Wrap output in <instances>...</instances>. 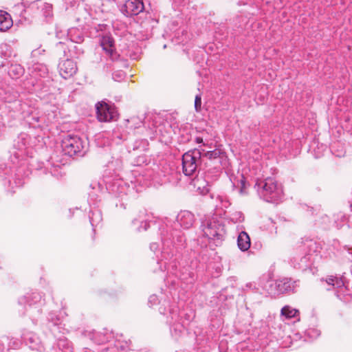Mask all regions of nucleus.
Segmentation results:
<instances>
[{
    "instance_id": "obj_16",
    "label": "nucleus",
    "mask_w": 352,
    "mask_h": 352,
    "mask_svg": "<svg viewBox=\"0 0 352 352\" xmlns=\"http://www.w3.org/2000/svg\"><path fill=\"white\" fill-rule=\"evenodd\" d=\"M110 192L118 197H122L126 195L129 191V186L122 179H114L111 183H109L107 187Z\"/></svg>"
},
{
    "instance_id": "obj_51",
    "label": "nucleus",
    "mask_w": 352,
    "mask_h": 352,
    "mask_svg": "<svg viewBox=\"0 0 352 352\" xmlns=\"http://www.w3.org/2000/svg\"><path fill=\"white\" fill-rule=\"evenodd\" d=\"M98 186V188H101V185L98 183V184H91V187L93 188V189H95L96 188V186Z\"/></svg>"
},
{
    "instance_id": "obj_3",
    "label": "nucleus",
    "mask_w": 352,
    "mask_h": 352,
    "mask_svg": "<svg viewBox=\"0 0 352 352\" xmlns=\"http://www.w3.org/2000/svg\"><path fill=\"white\" fill-rule=\"evenodd\" d=\"M181 251L177 253V255L174 256V258H177L176 260V266L173 267L172 265L170 264V260H166L167 264L166 267L164 266V261H162V256H160V258H159L157 261V265L159 266L158 270L155 269L154 272L157 273L158 272H164L165 271H168V272L170 273H176V276L185 284L186 285H192L196 279L197 276L195 274V270L198 267V261L195 260H192L190 262V264L188 265L186 263V265H183L179 270L178 272H176L177 268V263L180 265L178 261L179 254ZM162 254V252L160 253Z\"/></svg>"
},
{
    "instance_id": "obj_34",
    "label": "nucleus",
    "mask_w": 352,
    "mask_h": 352,
    "mask_svg": "<svg viewBox=\"0 0 352 352\" xmlns=\"http://www.w3.org/2000/svg\"><path fill=\"white\" fill-rule=\"evenodd\" d=\"M37 169L38 170L42 172L44 174H47L48 173H50L52 176L55 177L57 179L59 177L62 176L60 169L56 167L49 168L48 167L46 166L43 167L42 166H39V167Z\"/></svg>"
},
{
    "instance_id": "obj_33",
    "label": "nucleus",
    "mask_w": 352,
    "mask_h": 352,
    "mask_svg": "<svg viewBox=\"0 0 352 352\" xmlns=\"http://www.w3.org/2000/svg\"><path fill=\"white\" fill-rule=\"evenodd\" d=\"M24 73L23 67L19 64H11L8 68V74L12 78H19Z\"/></svg>"
},
{
    "instance_id": "obj_53",
    "label": "nucleus",
    "mask_w": 352,
    "mask_h": 352,
    "mask_svg": "<svg viewBox=\"0 0 352 352\" xmlns=\"http://www.w3.org/2000/svg\"><path fill=\"white\" fill-rule=\"evenodd\" d=\"M196 141H197V143H200V142H202V139L200 138H196Z\"/></svg>"
},
{
    "instance_id": "obj_52",
    "label": "nucleus",
    "mask_w": 352,
    "mask_h": 352,
    "mask_svg": "<svg viewBox=\"0 0 352 352\" xmlns=\"http://www.w3.org/2000/svg\"><path fill=\"white\" fill-rule=\"evenodd\" d=\"M129 56L131 59H137L138 58V56L135 54H130Z\"/></svg>"
},
{
    "instance_id": "obj_46",
    "label": "nucleus",
    "mask_w": 352,
    "mask_h": 352,
    "mask_svg": "<svg viewBox=\"0 0 352 352\" xmlns=\"http://www.w3.org/2000/svg\"><path fill=\"white\" fill-rule=\"evenodd\" d=\"M150 221H148L147 219L146 220H142L141 221V224L140 226V227L138 228V230L139 231H141V230H147L148 228H150Z\"/></svg>"
},
{
    "instance_id": "obj_39",
    "label": "nucleus",
    "mask_w": 352,
    "mask_h": 352,
    "mask_svg": "<svg viewBox=\"0 0 352 352\" xmlns=\"http://www.w3.org/2000/svg\"><path fill=\"white\" fill-rule=\"evenodd\" d=\"M124 139V135L118 131L114 130L112 133V140L117 144H120Z\"/></svg>"
},
{
    "instance_id": "obj_59",
    "label": "nucleus",
    "mask_w": 352,
    "mask_h": 352,
    "mask_svg": "<svg viewBox=\"0 0 352 352\" xmlns=\"http://www.w3.org/2000/svg\"><path fill=\"white\" fill-rule=\"evenodd\" d=\"M164 49L166 48V45H164L163 47Z\"/></svg>"
},
{
    "instance_id": "obj_10",
    "label": "nucleus",
    "mask_w": 352,
    "mask_h": 352,
    "mask_svg": "<svg viewBox=\"0 0 352 352\" xmlns=\"http://www.w3.org/2000/svg\"><path fill=\"white\" fill-rule=\"evenodd\" d=\"M100 43L102 50L108 57L107 60H111L112 64L118 65L123 61V58L116 51L115 41L111 34H104L100 36Z\"/></svg>"
},
{
    "instance_id": "obj_24",
    "label": "nucleus",
    "mask_w": 352,
    "mask_h": 352,
    "mask_svg": "<svg viewBox=\"0 0 352 352\" xmlns=\"http://www.w3.org/2000/svg\"><path fill=\"white\" fill-rule=\"evenodd\" d=\"M256 282L260 291H265L270 294L274 293V280L270 278L268 275H263Z\"/></svg>"
},
{
    "instance_id": "obj_18",
    "label": "nucleus",
    "mask_w": 352,
    "mask_h": 352,
    "mask_svg": "<svg viewBox=\"0 0 352 352\" xmlns=\"http://www.w3.org/2000/svg\"><path fill=\"white\" fill-rule=\"evenodd\" d=\"M298 248L302 254L311 255L312 253L318 252L320 249V244L314 239L306 238L302 239L300 245H298Z\"/></svg>"
},
{
    "instance_id": "obj_6",
    "label": "nucleus",
    "mask_w": 352,
    "mask_h": 352,
    "mask_svg": "<svg viewBox=\"0 0 352 352\" xmlns=\"http://www.w3.org/2000/svg\"><path fill=\"white\" fill-rule=\"evenodd\" d=\"M63 152L69 157H83L88 150V142L78 135H68L62 141Z\"/></svg>"
},
{
    "instance_id": "obj_17",
    "label": "nucleus",
    "mask_w": 352,
    "mask_h": 352,
    "mask_svg": "<svg viewBox=\"0 0 352 352\" xmlns=\"http://www.w3.org/2000/svg\"><path fill=\"white\" fill-rule=\"evenodd\" d=\"M60 75L65 79L73 76L77 72L76 63L72 59L67 58L58 65Z\"/></svg>"
},
{
    "instance_id": "obj_29",
    "label": "nucleus",
    "mask_w": 352,
    "mask_h": 352,
    "mask_svg": "<svg viewBox=\"0 0 352 352\" xmlns=\"http://www.w3.org/2000/svg\"><path fill=\"white\" fill-rule=\"evenodd\" d=\"M325 282L329 286L327 290H331L333 288H342L344 286V283L342 278L337 276H329L325 279Z\"/></svg>"
},
{
    "instance_id": "obj_8",
    "label": "nucleus",
    "mask_w": 352,
    "mask_h": 352,
    "mask_svg": "<svg viewBox=\"0 0 352 352\" xmlns=\"http://www.w3.org/2000/svg\"><path fill=\"white\" fill-rule=\"evenodd\" d=\"M182 171L186 176L194 177L203 162L202 152L199 149L186 152L182 158Z\"/></svg>"
},
{
    "instance_id": "obj_48",
    "label": "nucleus",
    "mask_w": 352,
    "mask_h": 352,
    "mask_svg": "<svg viewBox=\"0 0 352 352\" xmlns=\"http://www.w3.org/2000/svg\"><path fill=\"white\" fill-rule=\"evenodd\" d=\"M159 248V245L157 243H152L150 245V249L151 251L155 252Z\"/></svg>"
},
{
    "instance_id": "obj_41",
    "label": "nucleus",
    "mask_w": 352,
    "mask_h": 352,
    "mask_svg": "<svg viewBox=\"0 0 352 352\" xmlns=\"http://www.w3.org/2000/svg\"><path fill=\"white\" fill-rule=\"evenodd\" d=\"M195 109L197 112H199L201 110V96L197 94L195 98Z\"/></svg>"
},
{
    "instance_id": "obj_5",
    "label": "nucleus",
    "mask_w": 352,
    "mask_h": 352,
    "mask_svg": "<svg viewBox=\"0 0 352 352\" xmlns=\"http://www.w3.org/2000/svg\"><path fill=\"white\" fill-rule=\"evenodd\" d=\"M259 197L267 202L275 203L282 199L283 189L274 178L258 179L254 185Z\"/></svg>"
},
{
    "instance_id": "obj_32",
    "label": "nucleus",
    "mask_w": 352,
    "mask_h": 352,
    "mask_svg": "<svg viewBox=\"0 0 352 352\" xmlns=\"http://www.w3.org/2000/svg\"><path fill=\"white\" fill-rule=\"evenodd\" d=\"M32 72L35 78H45L48 74V69L45 65L38 63L33 65Z\"/></svg>"
},
{
    "instance_id": "obj_43",
    "label": "nucleus",
    "mask_w": 352,
    "mask_h": 352,
    "mask_svg": "<svg viewBox=\"0 0 352 352\" xmlns=\"http://www.w3.org/2000/svg\"><path fill=\"white\" fill-rule=\"evenodd\" d=\"M104 332L102 333L103 334V337L100 340V342H109L111 338H113L114 337L113 336V332H108L107 331V329H104Z\"/></svg>"
},
{
    "instance_id": "obj_23",
    "label": "nucleus",
    "mask_w": 352,
    "mask_h": 352,
    "mask_svg": "<svg viewBox=\"0 0 352 352\" xmlns=\"http://www.w3.org/2000/svg\"><path fill=\"white\" fill-rule=\"evenodd\" d=\"M252 22L250 21V18L243 15L237 16L235 22V27L237 28L236 34H248V30L252 27Z\"/></svg>"
},
{
    "instance_id": "obj_37",
    "label": "nucleus",
    "mask_w": 352,
    "mask_h": 352,
    "mask_svg": "<svg viewBox=\"0 0 352 352\" xmlns=\"http://www.w3.org/2000/svg\"><path fill=\"white\" fill-rule=\"evenodd\" d=\"M229 219L233 223H241L245 219L244 214L241 211L231 212L228 216Z\"/></svg>"
},
{
    "instance_id": "obj_42",
    "label": "nucleus",
    "mask_w": 352,
    "mask_h": 352,
    "mask_svg": "<svg viewBox=\"0 0 352 352\" xmlns=\"http://www.w3.org/2000/svg\"><path fill=\"white\" fill-rule=\"evenodd\" d=\"M162 302L163 301H160L159 298L157 295L153 294L150 296L148 303L150 307H153L157 303L160 302L161 304Z\"/></svg>"
},
{
    "instance_id": "obj_40",
    "label": "nucleus",
    "mask_w": 352,
    "mask_h": 352,
    "mask_svg": "<svg viewBox=\"0 0 352 352\" xmlns=\"http://www.w3.org/2000/svg\"><path fill=\"white\" fill-rule=\"evenodd\" d=\"M306 335L311 339H316L320 335V331L317 329L311 328L306 331Z\"/></svg>"
},
{
    "instance_id": "obj_36",
    "label": "nucleus",
    "mask_w": 352,
    "mask_h": 352,
    "mask_svg": "<svg viewBox=\"0 0 352 352\" xmlns=\"http://www.w3.org/2000/svg\"><path fill=\"white\" fill-rule=\"evenodd\" d=\"M298 314L299 311L297 309H293L289 306H285L281 309V314L287 318H296Z\"/></svg>"
},
{
    "instance_id": "obj_11",
    "label": "nucleus",
    "mask_w": 352,
    "mask_h": 352,
    "mask_svg": "<svg viewBox=\"0 0 352 352\" xmlns=\"http://www.w3.org/2000/svg\"><path fill=\"white\" fill-rule=\"evenodd\" d=\"M202 151L204 152L202 153V159L206 158L210 162L213 163L214 166V173L219 175L220 173L222 162L226 158V152L221 148H215L206 152L202 150Z\"/></svg>"
},
{
    "instance_id": "obj_9",
    "label": "nucleus",
    "mask_w": 352,
    "mask_h": 352,
    "mask_svg": "<svg viewBox=\"0 0 352 352\" xmlns=\"http://www.w3.org/2000/svg\"><path fill=\"white\" fill-rule=\"evenodd\" d=\"M19 303L23 305L29 316L34 320L35 314L41 313L40 307L43 304L42 302V296L39 292H34L31 294H27L19 300Z\"/></svg>"
},
{
    "instance_id": "obj_2",
    "label": "nucleus",
    "mask_w": 352,
    "mask_h": 352,
    "mask_svg": "<svg viewBox=\"0 0 352 352\" xmlns=\"http://www.w3.org/2000/svg\"><path fill=\"white\" fill-rule=\"evenodd\" d=\"M13 146L17 150L13 152V157L11 156V161L14 165L12 167L6 164H0V179L7 181L11 189L22 186L25 184V177L28 175V173L22 175L25 166L21 163V160L27 153L26 150L30 146V135L21 133L14 140Z\"/></svg>"
},
{
    "instance_id": "obj_27",
    "label": "nucleus",
    "mask_w": 352,
    "mask_h": 352,
    "mask_svg": "<svg viewBox=\"0 0 352 352\" xmlns=\"http://www.w3.org/2000/svg\"><path fill=\"white\" fill-rule=\"evenodd\" d=\"M13 25L11 16L8 12L0 10V32H6Z\"/></svg>"
},
{
    "instance_id": "obj_54",
    "label": "nucleus",
    "mask_w": 352,
    "mask_h": 352,
    "mask_svg": "<svg viewBox=\"0 0 352 352\" xmlns=\"http://www.w3.org/2000/svg\"><path fill=\"white\" fill-rule=\"evenodd\" d=\"M137 221H138V220H137L136 219H134L132 221V223H133V224H135Z\"/></svg>"
},
{
    "instance_id": "obj_20",
    "label": "nucleus",
    "mask_w": 352,
    "mask_h": 352,
    "mask_svg": "<svg viewBox=\"0 0 352 352\" xmlns=\"http://www.w3.org/2000/svg\"><path fill=\"white\" fill-rule=\"evenodd\" d=\"M48 320V328L52 331V333L56 336V333H63L64 327H63L62 322L60 319L58 317V316L53 312H50L47 316Z\"/></svg>"
},
{
    "instance_id": "obj_26",
    "label": "nucleus",
    "mask_w": 352,
    "mask_h": 352,
    "mask_svg": "<svg viewBox=\"0 0 352 352\" xmlns=\"http://www.w3.org/2000/svg\"><path fill=\"white\" fill-rule=\"evenodd\" d=\"M304 255H298L294 257V267L301 270H305L311 265V257L307 254Z\"/></svg>"
},
{
    "instance_id": "obj_47",
    "label": "nucleus",
    "mask_w": 352,
    "mask_h": 352,
    "mask_svg": "<svg viewBox=\"0 0 352 352\" xmlns=\"http://www.w3.org/2000/svg\"><path fill=\"white\" fill-rule=\"evenodd\" d=\"M258 0H239V5H250L252 6L254 4H256L258 3Z\"/></svg>"
},
{
    "instance_id": "obj_15",
    "label": "nucleus",
    "mask_w": 352,
    "mask_h": 352,
    "mask_svg": "<svg viewBox=\"0 0 352 352\" xmlns=\"http://www.w3.org/2000/svg\"><path fill=\"white\" fill-rule=\"evenodd\" d=\"M21 339L32 350L41 351L43 349L41 340L34 332L24 331L21 335Z\"/></svg>"
},
{
    "instance_id": "obj_38",
    "label": "nucleus",
    "mask_w": 352,
    "mask_h": 352,
    "mask_svg": "<svg viewBox=\"0 0 352 352\" xmlns=\"http://www.w3.org/2000/svg\"><path fill=\"white\" fill-rule=\"evenodd\" d=\"M8 108L10 111L13 110L14 111V117L18 116L20 113L21 110L22 109L21 104L19 101L16 100L12 103H10L8 105Z\"/></svg>"
},
{
    "instance_id": "obj_49",
    "label": "nucleus",
    "mask_w": 352,
    "mask_h": 352,
    "mask_svg": "<svg viewBox=\"0 0 352 352\" xmlns=\"http://www.w3.org/2000/svg\"><path fill=\"white\" fill-rule=\"evenodd\" d=\"M104 69H106V71H111L113 69V65L111 63H107L105 64Z\"/></svg>"
},
{
    "instance_id": "obj_45",
    "label": "nucleus",
    "mask_w": 352,
    "mask_h": 352,
    "mask_svg": "<svg viewBox=\"0 0 352 352\" xmlns=\"http://www.w3.org/2000/svg\"><path fill=\"white\" fill-rule=\"evenodd\" d=\"M140 145L144 147L146 145V141L145 140H136L133 146V150H138L140 148Z\"/></svg>"
},
{
    "instance_id": "obj_7",
    "label": "nucleus",
    "mask_w": 352,
    "mask_h": 352,
    "mask_svg": "<svg viewBox=\"0 0 352 352\" xmlns=\"http://www.w3.org/2000/svg\"><path fill=\"white\" fill-rule=\"evenodd\" d=\"M204 235L213 241L215 245L221 244L226 235L225 226L217 218L208 219L201 225Z\"/></svg>"
},
{
    "instance_id": "obj_12",
    "label": "nucleus",
    "mask_w": 352,
    "mask_h": 352,
    "mask_svg": "<svg viewBox=\"0 0 352 352\" xmlns=\"http://www.w3.org/2000/svg\"><path fill=\"white\" fill-rule=\"evenodd\" d=\"M97 118L100 122H109L114 118L115 108L102 100L96 104Z\"/></svg>"
},
{
    "instance_id": "obj_22",
    "label": "nucleus",
    "mask_w": 352,
    "mask_h": 352,
    "mask_svg": "<svg viewBox=\"0 0 352 352\" xmlns=\"http://www.w3.org/2000/svg\"><path fill=\"white\" fill-rule=\"evenodd\" d=\"M25 122L30 127L34 129L42 128L45 124L44 118L41 117L37 112L33 111L29 113L25 116Z\"/></svg>"
},
{
    "instance_id": "obj_55",
    "label": "nucleus",
    "mask_w": 352,
    "mask_h": 352,
    "mask_svg": "<svg viewBox=\"0 0 352 352\" xmlns=\"http://www.w3.org/2000/svg\"><path fill=\"white\" fill-rule=\"evenodd\" d=\"M94 192H89V197H91L92 196L94 197Z\"/></svg>"
},
{
    "instance_id": "obj_28",
    "label": "nucleus",
    "mask_w": 352,
    "mask_h": 352,
    "mask_svg": "<svg viewBox=\"0 0 352 352\" xmlns=\"http://www.w3.org/2000/svg\"><path fill=\"white\" fill-rule=\"evenodd\" d=\"M237 245L239 248L243 251H247L250 247V238L248 233L241 231L237 238Z\"/></svg>"
},
{
    "instance_id": "obj_19",
    "label": "nucleus",
    "mask_w": 352,
    "mask_h": 352,
    "mask_svg": "<svg viewBox=\"0 0 352 352\" xmlns=\"http://www.w3.org/2000/svg\"><path fill=\"white\" fill-rule=\"evenodd\" d=\"M32 8L36 9L41 15L46 19H51L53 16V6L50 3L38 0L32 4Z\"/></svg>"
},
{
    "instance_id": "obj_14",
    "label": "nucleus",
    "mask_w": 352,
    "mask_h": 352,
    "mask_svg": "<svg viewBox=\"0 0 352 352\" xmlns=\"http://www.w3.org/2000/svg\"><path fill=\"white\" fill-rule=\"evenodd\" d=\"M296 285V281L289 278L274 280V293L273 294L293 292Z\"/></svg>"
},
{
    "instance_id": "obj_44",
    "label": "nucleus",
    "mask_w": 352,
    "mask_h": 352,
    "mask_svg": "<svg viewBox=\"0 0 352 352\" xmlns=\"http://www.w3.org/2000/svg\"><path fill=\"white\" fill-rule=\"evenodd\" d=\"M246 287L249 288L250 289L252 290V291H255L256 292H260L261 293V291L259 290V288H258V284H257V282H252V283H247L246 284Z\"/></svg>"
},
{
    "instance_id": "obj_13",
    "label": "nucleus",
    "mask_w": 352,
    "mask_h": 352,
    "mask_svg": "<svg viewBox=\"0 0 352 352\" xmlns=\"http://www.w3.org/2000/svg\"><path fill=\"white\" fill-rule=\"evenodd\" d=\"M144 8L142 0H127L121 6V12L127 17L138 15Z\"/></svg>"
},
{
    "instance_id": "obj_50",
    "label": "nucleus",
    "mask_w": 352,
    "mask_h": 352,
    "mask_svg": "<svg viewBox=\"0 0 352 352\" xmlns=\"http://www.w3.org/2000/svg\"><path fill=\"white\" fill-rule=\"evenodd\" d=\"M41 50H39V49L34 50H33V51L32 52V56L33 57H35V56H37V54H41Z\"/></svg>"
},
{
    "instance_id": "obj_31",
    "label": "nucleus",
    "mask_w": 352,
    "mask_h": 352,
    "mask_svg": "<svg viewBox=\"0 0 352 352\" xmlns=\"http://www.w3.org/2000/svg\"><path fill=\"white\" fill-rule=\"evenodd\" d=\"M89 221L93 228L96 227L102 220V212L99 209L91 210L89 214Z\"/></svg>"
},
{
    "instance_id": "obj_60",
    "label": "nucleus",
    "mask_w": 352,
    "mask_h": 352,
    "mask_svg": "<svg viewBox=\"0 0 352 352\" xmlns=\"http://www.w3.org/2000/svg\"><path fill=\"white\" fill-rule=\"evenodd\" d=\"M196 352H199V351L197 350V351H196Z\"/></svg>"
},
{
    "instance_id": "obj_4",
    "label": "nucleus",
    "mask_w": 352,
    "mask_h": 352,
    "mask_svg": "<svg viewBox=\"0 0 352 352\" xmlns=\"http://www.w3.org/2000/svg\"><path fill=\"white\" fill-rule=\"evenodd\" d=\"M159 312L166 318V322L170 326V333L175 339H178L186 333L185 324L182 322L179 309L175 303L164 299L159 307Z\"/></svg>"
},
{
    "instance_id": "obj_21",
    "label": "nucleus",
    "mask_w": 352,
    "mask_h": 352,
    "mask_svg": "<svg viewBox=\"0 0 352 352\" xmlns=\"http://www.w3.org/2000/svg\"><path fill=\"white\" fill-rule=\"evenodd\" d=\"M21 342L18 338L3 336L0 338V352L7 349H16L20 347Z\"/></svg>"
},
{
    "instance_id": "obj_25",
    "label": "nucleus",
    "mask_w": 352,
    "mask_h": 352,
    "mask_svg": "<svg viewBox=\"0 0 352 352\" xmlns=\"http://www.w3.org/2000/svg\"><path fill=\"white\" fill-rule=\"evenodd\" d=\"M67 48H69V50L74 53V56L76 58L82 54L84 52L82 47L78 45H72L71 46L67 47L65 43L63 42H58L56 45V49L57 50H63L64 54L65 53Z\"/></svg>"
},
{
    "instance_id": "obj_58",
    "label": "nucleus",
    "mask_w": 352,
    "mask_h": 352,
    "mask_svg": "<svg viewBox=\"0 0 352 352\" xmlns=\"http://www.w3.org/2000/svg\"><path fill=\"white\" fill-rule=\"evenodd\" d=\"M241 184H242V186H243L245 185V183L243 180H241Z\"/></svg>"
},
{
    "instance_id": "obj_57",
    "label": "nucleus",
    "mask_w": 352,
    "mask_h": 352,
    "mask_svg": "<svg viewBox=\"0 0 352 352\" xmlns=\"http://www.w3.org/2000/svg\"><path fill=\"white\" fill-rule=\"evenodd\" d=\"M160 120V118H158V117H155V118L153 119V120Z\"/></svg>"
},
{
    "instance_id": "obj_56",
    "label": "nucleus",
    "mask_w": 352,
    "mask_h": 352,
    "mask_svg": "<svg viewBox=\"0 0 352 352\" xmlns=\"http://www.w3.org/2000/svg\"><path fill=\"white\" fill-rule=\"evenodd\" d=\"M4 66H5V64H4V63H1V64L0 65V69H1V67H3Z\"/></svg>"
},
{
    "instance_id": "obj_30",
    "label": "nucleus",
    "mask_w": 352,
    "mask_h": 352,
    "mask_svg": "<svg viewBox=\"0 0 352 352\" xmlns=\"http://www.w3.org/2000/svg\"><path fill=\"white\" fill-rule=\"evenodd\" d=\"M67 36L72 43L80 44L84 41V36L81 31L72 28L69 30Z\"/></svg>"
},
{
    "instance_id": "obj_1",
    "label": "nucleus",
    "mask_w": 352,
    "mask_h": 352,
    "mask_svg": "<svg viewBox=\"0 0 352 352\" xmlns=\"http://www.w3.org/2000/svg\"><path fill=\"white\" fill-rule=\"evenodd\" d=\"M195 223V217L188 210L180 211L176 217L174 228L168 226H162L160 235L162 243V261L165 260L164 266L168 263L166 260L171 261L170 264L173 267L176 266L177 253L186 248V238L181 230H177L180 226L184 230L190 229ZM166 267H165L166 268Z\"/></svg>"
},
{
    "instance_id": "obj_35",
    "label": "nucleus",
    "mask_w": 352,
    "mask_h": 352,
    "mask_svg": "<svg viewBox=\"0 0 352 352\" xmlns=\"http://www.w3.org/2000/svg\"><path fill=\"white\" fill-rule=\"evenodd\" d=\"M57 346L60 350H67V352H70L71 349V342L65 337L61 336L57 339L56 342Z\"/></svg>"
}]
</instances>
